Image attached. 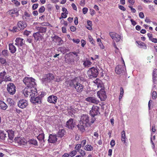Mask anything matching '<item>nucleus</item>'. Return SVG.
<instances>
[{
  "label": "nucleus",
  "mask_w": 157,
  "mask_h": 157,
  "mask_svg": "<svg viewBox=\"0 0 157 157\" xmlns=\"http://www.w3.org/2000/svg\"><path fill=\"white\" fill-rule=\"evenodd\" d=\"M67 87L74 88L77 92H81L83 90L84 86L79 83L75 79L69 80L65 82Z\"/></svg>",
  "instance_id": "f257e3e1"
},
{
  "label": "nucleus",
  "mask_w": 157,
  "mask_h": 157,
  "mask_svg": "<svg viewBox=\"0 0 157 157\" xmlns=\"http://www.w3.org/2000/svg\"><path fill=\"white\" fill-rule=\"evenodd\" d=\"M89 117L88 115H83L81 117V120L77 126L78 129L81 132H84L85 130V128L89 126Z\"/></svg>",
  "instance_id": "f03ea898"
},
{
  "label": "nucleus",
  "mask_w": 157,
  "mask_h": 157,
  "mask_svg": "<svg viewBox=\"0 0 157 157\" xmlns=\"http://www.w3.org/2000/svg\"><path fill=\"white\" fill-rule=\"evenodd\" d=\"M100 70L97 67H93L90 68L88 71V77L90 78H96L97 77Z\"/></svg>",
  "instance_id": "7ed1b4c3"
},
{
  "label": "nucleus",
  "mask_w": 157,
  "mask_h": 157,
  "mask_svg": "<svg viewBox=\"0 0 157 157\" xmlns=\"http://www.w3.org/2000/svg\"><path fill=\"white\" fill-rule=\"evenodd\" d=\"M23 82L27 86L28 88L36 86L35 80L33 78L25 77L23 80Z\"/></svg>",
  "instance_id": "20e7f679"
},
{
  "label": "nucleus",
  "mask_w": 157,
  "mask_h": 157,
  "mask_svg": "<svg viewBox=\"0 0 157 157\" xmlns=\"http://www.w3.org/2000/svg\"><path fill=\"white\" fill-rule=\"evenodd\" d=\"M14 145L16 146H24L27 144L25 140L20 137L15 138L14 139Z\"/></svg>",
  "instance_id": "39448f33"
},
{
  "label": "nucleus",
  "mask_w": 157,
  "mask_h": 157,
  "mask_svg": "<svg viewBox=\"0 0 157 157\" xmlns=\"http://www.w3.org/2000/svg\"><path fill=\"white\" fill-rule=\"evenodd\" d=\"M100 108L96 105H93L90 111V114L91 117H95L100 114Z\"/></svg>",
  "instance_id": "423d86ee"
},
{
  "label": "nucleus",
  "mask_w": 157,
  "mask_h": 157,
  "mask_svg": "<svg viewBox=\"0 0 157 157\" xmlns=\"http://www.w3.org/2000/svg\"><path fill=\"white\" fill-rule=\"evenodd\" d=\"M16 86L13 83H9L7 85V90L9 94L11 95L15 94L16 91Z\"/></svg>",
  "instance_id": "0eeeda50"
},
{
  "label": "nucleus",
  "mask_w": 157,
  "mask_h": 157,
  "mask_svg": "<svg viewBox=\"0 0 157 157\" xmlns=\"http://www.w3.org/2000/svg\"><path fill=\"white\" fill-rule=\"evenodd\" d=\"M54 78V76L53 74L49 73L45 75L42 79V81L43 82H48Z\"/></svg>",
  "instance_id": "6e6552de"
},
{
  "label": "nucleus",
  "mask_w": 157,
  "mask_h": 157,
  "mask_svg": "<svg viewBox=\"0 0 157 157\" xmlns=\"http://www.w3.org/2000/svg\"><path fill=\"white\" fill-rule=\"evenodd\" d=\"M98 96L101 101H104L107 98L105 91L104 89L98 91L97 93Z\"/></svg>",
  "instance_id": "1a4fd4ad"
},
{
  "label": "nucleus",
  "mask_w": 157,
  "mask_h": 157,
  "mask_svg": "<svg viewBox=\"0 0 157 157\" xmlns=\"http://www.w3.org/2000/svg\"><path fill=\"white\" fill-rule=\"evenodd\" d=\"M75 125V120L70 118L66 123V127L69 129H72Z\"/></svg>",
  "instance_id": "9d476101"
},
{
  "label": "nucleus",
  "mask_w": 157,
  "mask_h": 157,
  "mask_svg": "<svg viewBox=\"0 0 157 157\" xmlns=\"http://www.w3.org/2000/svg\"><path fill=\"white\" fill-rule=\"evenodd\" d=\"M124 67L121 65H118L115 68V72L117 74L121 75L124 73Z\"/></svg>",
  "instance_id": "9b49d317"
},
{
  "label": "nucleus",
  "mask_w": 157,
  "mask_h": 157,
  "mask_svg": "<svg viewBox=\"0 0 157 157\" xmlns=\"http://www.w3.org/2000/svg\"><path fill=\"white\" fill-rule=\"evenodd\" d=\"M17 105L19 108L24 109L26 108L28 105V102L26 100H20L18 102Z\"/></svg>",
  "instance_id": "f8f14e48"
},
{
  "label": "nucleus",
  "mask_w": 157,
  "mask_h": 157,
  "mask_svg": "<svg viewBox=\"0 0 157 157\" xmlns=\"http://www.w3.org/2000/svg\"><path fill=\"white\" fill-rule=\"evenodd\" d=\"M109 35L112 39L114 41L115 40L116 42L119 41L121 39L120 35L115 33L110 32L109 33Z\"/></svg>",
  "instance_id": "ddd939ff"
},
{
  "label": "nucleus",
  "mask_w": 157,
  "mask_h": 157,
  "mask_svg": "<svg viewBox=\"0 0 157 157\" xmlns=\"http://www.w3.org/2000/svg\"><path fill=\"white\" fill-rule=\"evenodd\" d=\"M57 136L56 134H50L48 140V142L53 144L56 143L57 140Z\"/></svg>",
  "instance_id": "4468645a"
},
{
  "label": "nucleus",
  "mask_w": 157,
  "mask_h": 157,
  "mask_svg": "<svg viewBox=\"0 0 157 157\" xmlns=\"http://www.w3.org/2000/svg\"><path fill=\"white\" fill-rule=\"evenodd\" d=\"M30 101L34 105L40 104L41 103V98L37 96L31 97L30 98Z\"/></svg>",
  "instance_id": "2eb2a0df"
},
{
  "label": "nucleus",
  "mask_w": 157,
  "mask_h": 157,
  "mask_svg": "<svg viewBox=\"0 0 157 157\" xmlns=\"http://www.w3.org/2000/svg\"><path fill=\"white\" fill-rule=\"evenodd\" d=\"M6 133L8 134V140H9L10 141H9L12 143L13 142V139L14 137V132L12 130H9L6 132Z\"/></svg>",
  "instance_id": "dca6fc26"
},
{
  "label": "nucleus",
  "mask_w": 157,
  "mask_h": 157,
  "mask_svg": "<svg viewBox=\"0 0 157 157\" xmlns=\"http://www.w3.org/2000/svg\"><path fill=\"white\" fill-rule=\"evenodd\" d=\"M27 24L25 21H19L17 24V26L20 30H23L27 26Z\"/></svg>",
  "instance_id": "f3484780"
},
{
  "label": "nucleus",
  "mask_w": 157,
  "mask_h": 157,
  "mask_svg": "<svg viewBox=\"0 0 157 157\" xmlns=\"http://www.w3.org/2000/svg\"><path fill=\"white\" fill-rule=\"evenodd\" d=\"M36 86H34L31 88H29L30 89L29 93V97H33V96H36L37 94V90L36 88Z\"/></svg>",
  "instance_id": "a211bd4d"
},
{
  "label": "nucleus",
  "mask_w": 157,
  "mask_h": 157,
  "mask_svg": "<svg viewBox=\"0 0 157 157\" xmlns=\"http://www.w3.org/2000/svg\"><path fill=\"white\" fill-rule=\"evenodd\" d=\"M15 41V44L17 45L18 47L22 46L25 43V41L24 39L20 38H17Z\"/></svg>",
  "instance_id": "6ab92c4d"
},
{
  "label": "nucleus",
  "mask_w": 157,
  "mask_h": 157,
  "mask_svg": "<svg viewBox=\"0 0 157 157\" xmlns=\"http://www.w3.org/2000/svg\"><path fill=\"white\" fill-rule=\"evenodd\" d=\"M57 97L54 95L49 96L48 98V101L50 103L55 104L57 102Z\"/></svg>",
  "instance_id": "aec40b11"
},
{
  "label": "nucleus",
  "mask_w": 157,
  "mask_h": 157,
  "mask_svg": "<svg viewBox=\"0 0 157 157\" xmlns=\"http://www.w3.org/2000/svg\"><path fill=\"white\" fill-rule=\"evenodd\" d=\"M86 100L88 101L96 104H98L99 102V101L94 97H88L86 98Z\"/></svg>",
  "instance_id": "412c9836"
},
{
  "label": "nucleus",
  "mask_w": 157,
  "mask_h": 157,
  "mask_svg": "<svg viewBox=\"0 0 157 157\" xmlns=\"http://www.w3.org/2000/svg\"><path fill=\"white\" fill-rule=\"evenodd\" d=\"M36 29L40 33H45L47 30V28L42 26H36Z\"/></svg>",
  "instance_id": "4be33fe9"
},
{
  "label": "nucleus",
  "mask_w": 157,
  "mask_h": 157,
  "mask_svg": "<svg viewBox=\"0 0 157 157\" xmlns=\"http://www.w3.org/2000/svg\"><path fill=\"white\" fill-rule=\"evenodd\" d=\"M6 74V73L5 70L0 72V84H1L2 82L3 81Z\"/></svg>",
  "instance_id": "5701e85b"
},
{
  "label": "nucleus",
  "mask_w": 157,
  "mask_h": 157,
  "mask_svg": "<svg viewBox=\"0 0 157 157\" xmlns=\"http://www.w3.org/2000/svg\"><path fill=\"white\" fill-rule=\"evenodd\" d=\"M9 49L11 53L13 54L16 51V48L12 44H10L9 45Z\"/></svg>",
  "instance_id": "b1692460"
},
{
  "label": "nucleus",
  "mask_w": 157,
  "mask_h": 157,
  "mask_svg": "<svg viewBox=\"0 0 157 157\" xmlns=\"http://www.w3.org/2000/svg\"><path fill=\"white\" fill-rule=\"evenodd\" d=\"M8 107L7 105L3 101L0 100V109L6 110Z\"/></svg>",
  "instance_id": "393cba45"
},
{
  "label": "nucleus",
  "mask_w": 157,
  "mask_h": 157,
  "mask_svg": "<svg viewBox=\"0 0 157 157\" xmlns=\"http://www.w3.org/2000/svg\"><path fill=\"white\" fill-rule=\"evenodd\" d=\"M7 133L4 131L0 130V139L4 140L6 138H7L6 136Z\"/></svg>",
  "instance_id": "a878e982"
},
{
  "label": "nucleus",
  "mask_w": 157,
  "mask_h": 157,
  "mask_svg": "<svg viewBox=\"0 0 157 157\" xmlns=\"http://www.w3.org/2000/svg\"><path fill=\"white\" fill-rule=\"evenodd\" d=\"M152 77L153 82L155 83V82L157 80V70L156 69H154L153 70Z\"/></svg>",
  "instance_id": "bb28decb"
},
{
  "label": "nucleus",
  "mask_w": 157,
  "mask_h": 157,
  "mask_svg": "<svg viewBox=\"0 0 157 157\" xmlns=\"http://www.w3.org/2000/svg\"><path fill=\"white\" fill-rule=\"evenodd\" d=\"M27 143V144L28 143L30 144H32L35 146H38L37 141L34 139L29 140Z\"/></svg>",
  "instance_id": "cd10ccee"
},
{
  "label": "nucleus",
  "mask_w": 157,
  "mask_h": 157,
  "mask_svg": "<svg viewBox=\"0 0 157 157\" xmlns=\"http://www.w3.org/2000/svg\"><path fill=\"white\" fill-rule=\"evenodd\" d=\"M30 91H31V90H30V88H25L23 90V93L24 96L26 97H28V94L27 93H29V94L30 92Z\"/></svg>",
  "instance_id": "c85d7f7f"
},
{
  "label": "nucleus",
  "mask_w": 157,
  "mask_h": 157,
  "mask_svg": "<svg viewBox=\"0 0 157 157\" xmlns=\"http://www.w3.org/2000/svg\"><path fill=\"white\" fill-rule=\"evenodd\" d=\"M65 131L64 129L59 130L58 133V136L61 138L63 137L65 135Z\"/></svg>",
  "instance_id": "c756f323"
},
{
  "label": "nucleus",
  "mask_w": 157,
  "mask_h": 157,
  "mask_svg": "<svg viewBox=\"0 0 157 157\" xmlns=\"http://www.w3.org/2000/svg\"><path fill=\"white\" fill-rule=\"evenodd\" d=\"M37 138L40 141L43 140V141L45 142L44 140V135L43 133H41L39 134L38 136H37Z\"/></svg>",
  "instance_id": "7c9ffc66"
},
{
  "label": "nucleus",
  "mask_w": 157,
  "mask_h": 157,
  "mask_svg": "<svg viewBox=\"0 0 157 157\" xmlns=\"http://www.w3.org/2000/svg\"><path fill=\"white\" fill-rule=\"evenodd\" d=\"M92 63L89 60H86L84 61L83 65L85 67H89Z\"/></svg>",
  "instance_id": "2f4dec72"
},
{
  "label": "nucleus",
  "mask_w": 157,
  "mask_h": 157,
  "mask_svg": "<svg viewBox=\"0 0 157 157\" xmlns=\"http://www.w3.org/2000/svg\"><path fill=\"white\" fill-rule=\"evenodd\" d=\"M31 14L26 12H24V15L22 16L23 19L27 21L28 17H30Z\"/></svg>",
  "instance_id": "473e14b6"
},
{
  "label": "nucleus",
  "mask_w": 157,
  "mask_h": 157,
  "mask_svg": "<svg viewBox=\"0 0 157 157\" xmlns=\"http://www.w3.org/2000/svg\"><path fill=\"white\" fill-rule=\"evenodd\" d=\"M85 150L87 151H91L93 150V147L90 145H86L84 148Z\"/></svg>",
  "instance_id": "72a5a7b5"
},
{
  "label": "nucleus",
  "mask_w": 157,
  "mask_h": 157,
  "mask_svg": "<svg viewBox=\"0 0 157 157\" xmlns=\"http://www.w3.org/2000/svg\"><path fill=\"white\" fill-rule=\"evenodd\" d=\"M121 140L122 141H124V143L125 142V132L124 131H123L121 132Z\"/></svg>",
  "instance_id": "f704fd0d"
},
{
  "label": "nucleus",
  "mask_w": 157,
  "mask_h": 157,
  "mask_svg": "<svg viewBox=\"0 0 157 157\" xmlns=\"http://www.w3.org/2000/svg\"><path fill=\"white\" fill-rule=\"evenodd\" d=\"M2 53L3 56L6 57L9 55V52L7 50H4L2 51Z\"/></svg>",
  "instance_id": "c9c22d12"
},
{
  "label": "nucleus",
  "mask_w": 157,
  "mask_h": 157,
  "mask_svg": "<svg viewBox=\"0 0 157 157\" xmlns=\"http://www.w3.org/2000/svg\"><path fill=\"white\" fill-rule=\"evenodd\" d=\"M40 33L39 32L35 33L33 34V36L35 40H38V37L40 36Z\"/></svg>",
  "instance_id": "e433bc0d"
},
{
  "label": "nucleus",
  "mask_w": 157,
  "mask_h": 157,
  "mask_svg": "<svg viewBox=\"0 0 157 157\" xmlns=\"http://www.w3.org/2000/svg\"><path fill=\"white\" fill-rule=\"evenodd\" d=\"M17 10V9L16 8L14 9L8 11V12L10 15H12L13 14H14Z\"/></svg>",
  "instance_id": "4c0bfd02"
},
{
  "label": "nucleus",
  "mask_w": 157,
  "mask_h": 157,
  "mask_svg": "<svg viewBox=\"0 0 157 157\" xmlns=\"http://www.w3.org/2000/svg\"><path fill=\"white\" fill-rule=\"evenodd\" d=\"M11 81V78L10 76L9 75H6L5 76V78L3 80V81L7 82Z\"/></svg>",
  "instance_id": "58836bf2"
},
{
  "label": "nucleus",
  "mask_w": 157,
  "mask_h": 157,
  "mask_svg": "<svg viewBox=\"0 0 157 157\" xmlns=\"http://www.w3.org/2000/svg\"><path fill=\"white\" fill-rule=\"evenodd\" d=\"M120 95L119 98V100H120L121 99L122 96H123V94L124 93V90L123 88L122 87H121L120 88Z\"/></svg>",
  "instance_id": "ea45409f"
},
{
  "label": "nucleus",
  "mask_w": 157,
  "mask_h": 157,
  "mask_svg": "<svg viewBox=\"0 0 157 157\" xmlns=\"http://www.w3.org/2000/svg\"><path fill=\"white\" fill-rule=\"evenodd\" d=\"M42 26H47L52 27V25L48 22H44L40 24Z\"/></svg>",
  "instance_id": "a19ab883"
},
{
  "label": "nucleus",
  "mask_w": 157,
  "mask_h": 157,
  "mask_svg": "<svg viewBox=\"0 0 157 157\" xmlns=\"http://www.w3.org/2000/svg\"><path fill=\"white\" fill-rule=\"evenodd\" d=\"M6 63V60L5 59L2 58H0V63H1V64H4Z\"/></svg>",
  "instance_id": "79ce46f5"
},
{
  "label": "nucleus",
  "mask_w": 157,
  "mask_h": 157,
  "mask_svg": "<svg viewBox=\"0 0 157 157\" xmlns=\"http://www.w3.org/2000/svg\"><path fill=\"white\" fill-rule=\"evenodd\" d=\"M136 43L138 44L139 45H140L141 46H145V47H146V45L145 44L142 42L137 41H136Z\"/></svg>",
  "instance_id": "37998d69"
},
{
  "label": "nucleus",
  "mask_w": 157,
  "mask_h": 157,
  "mask_svg": "<svg viewBox=\"0 0 157 157\" xmlns=\"http://www.w3.org/2000/svg\"><path fill=\"white\" fill-rule=\"evenodd\" d=\"M45 10V8L44 7V6H42L39 9V12L40 13H43L44 11Z\"/></svg>",
  "instance_id": "c03bdc74"
},
{
  "label": "nucleus",
  "mask_w": 157,
  "mask_h": 157,
  "mask_svg": "<svg viewBox=\"0 0 157 157\" xmlns=\"http://www.w3.org/2000/svg\"><path fill=\"white\" fill-rule=\"evenodd\" d=\"M152 98L153 99H155L157 97V93L155 91H153L152 93Z\"/></svg>",
  "instance_id": "a18cd8bd"
},
{
  "label": "nucleus",
  "mask_w": 157,
  "mask_h": 157,
  "mask_svg": "<svg viewBox=\"0 0 157 157\" xmlns=\"http://www.w3.org/2000/svg\"><path fill=\"white\" fill-rule=\"evenodd\" d=\"M92 118L91 119V121L89 122V126H90L91 124L94 123L96 120V118L94 117H92Z\"/></svg>",
  "instance_id": "49530a36"
},
{
  "label": "nucleus",
  "mask_w": 157,
  "mask_h": 157,
  "mask_svg": "<svg viewBox=\"0 0 157 157\" xmlns=\"http://www.w3.org/2000/svg\"><path fill=\"white\" fill-rule=\"evenodd\" d=\"M76 154V151H75L74 150L71 151L69 154V155L71 156H73L75 155Z\"/></svg>",
  "instance_id": "de8ad7c7"
},
{
  "label": "nucleus",
  "mask_w": 157,
  "mask_h": 157,
  "mask_svg": "<svg viewBox=\"0 0 157 157\" xmlns=\"http://www.w3.org/2000/svg\"><path fill=\"white\" fill-rule=\"evenodd\" d=\"M81 147V144H78L76 145L75 147V149L78 151H79V149Z\"/></svg>",
  "instance_id": "09e8293b"
},
{
  "label": "nucleus",
  "mask_w": 157,
  "mask_h": 157,
  "mask_svg": "<svg viewBox=\"0 0 157 157\" xmlns=\"http://www.w3.org/2000/svg\"><path fill=\"white\" fill-rule=\"evenodd\" d=\"M79 153L81 155L84 156L86 155V152L85 151L81 149L79 151Z\"/></svg>",
  "instance_id": "8fccbe9b"
},
{
  "label": "nucleus",
  "mask_w": 157,
  "mask_h": 157,
  "mask_svg": "<svg viewBox=\"0 0 157 157\" xmlns=\"http://www.w3.org/2000/svg\"><path fill=\"white\" fill-rule=\"evenodd\" d=\"M38 6V4H34L32 6V9L33 10H35L37 8Z\"/></svg>",
  "instance_id": "3c124183"
},
{
  "label": "nucleus",
  "mask_w": 157,
  "mask_h": 157,
  "mask_svg": "<svg viewBox=\"0 0 157 157\" xmlns=\"http://www.w3.org/2000/svg\"><path fill=\"white\" fill-rule=\"evenodd\" d=\"M70 29L71 31L75 32L76 31V28L75 27L73 26H72L71 27H70Z\"/></svg>",
  "instance_id": "603ef678"
},
{
  "label": "nucleus",
  "mask_w": 157,
  "mask_h": 157,
  "mask_svg": "<svg viewBox=\"0 0 157 157\" xmlns=\"http://www.w3.org/2000/svg\"><path fill=\"white\" fill-rule=\"evenodd\" d=\"M61 23L62 24H64L65 26L67 25V21H65L64 20L62 19L61 21Z\"/></svg>",
  "instance_id": "864d4df0"
},
{
  "label": "nucleus",
  "mask_w": 157,
  "mask_h": 157,
  "mask_svg": "<svg viewBox=\"0 0 157 157\" xmlns=\"http://www.w3.org/2000/svg\"><path fill=\"white\" fill-rule=\"evenodd\" d=\"M67 14L68 13H61V18H65L67 17Z\"/></svg>",
  "instance_id": "5fc2aeb1"
},
{
  "label": "nucleus",
  "mask_w": 157,
  "mask_h": 157,
  "mask_svg": "<svg viewBox=\"0 0 157 157\" xmlns=\"http://www.w3.org/2000/svg\"><path fill=\"white\" fill-rule=\"evenodd\" d=\"M88 9L86 7L83 8L82 9V12L83 14H86L87 12Z\"/></svg>",
  "instance_id": "6e6d98bb"
},
{
  "label": "nucleus",
  "mask_w": 157,
  "mask_h": 157,
  "mask_svg": "<svg viewBox=\"0 0 157 157\" xmlns=\"http://www.w3.org/2000/svg\"><path fill=\"white\" fill-rule=\"evenodd\" d=\"M89 41L92 44H94V40L92 38V37L91 36H89Z\"/></svg>",
  "instance_id": "4d7b16f0"
},
{
  "label": "nucleus",
  "mask_w": 157,
  "mask_h": 157,
  "mask_svg": "<svg viewBox=\"0 0 157 157\" xmlns=\"http://www.w3.org/2000/svg\"><path fill=\"white\" fill-rule=\"evenodd\" d=\"M110 144L111 147H113L115 145V141L114 140H111Z\"/></svg>",
  "instance_id": "13d9d810"
},
{
  "label": "nucleus",
  "mask_w": 157,
  "mask_h": 157,
  "mask_svg": "<svg viewBox=\"0 0 157 157\" xmlns=\"http://www.w3.org/2000/svg\"><path fill=\"white\" fill-rule=\"evenodd\" d=\"M119 8L121 10H122L123 11H125L126 10V9L124 6H122L120 5L119 6Z\"/></svg>",
  "instance_id": "bf43d9fd"
},
{
  "label": "nucleus",
  "mask_w": 157,
  "mask_h": 157,
  "mask_svg": "<svg viewBox=\"0 0 157 157\" xmlns=\"http://www.w3.org/2000/svg\"><path fill=\"white\" fill-rule=\"evenodd\" d=\"M81 42L82 43L81 46L83 47H84L86 44L85 41L83 40H81Z\"/></svg>",
  "instance_id": "052dcab7"
},
{
  "label": "nucleus",
  "mask_w": 157,
  "mask_h": 157,
  "mask_svg": "<svg viewBox=\"0 0 157 157\" xmlns=\"http://www.w3.org/2000/svg\"><path fill=\"white\" fill-rule=\"evenodd\" d=\"M31 33V32L27 30H25L24 32V34L26 36H28L30 33Z\"/></svg>",
  "instance_id": "680f3d73"
},
{
  "label": "nucleus",
  "mask_w": 157,
  "mask_h": 157,
  "mask_svg": "<svg viewBox=\"0 0 157 157\" xmlns=\"http://www.w3.org/2000/svg\"><path fill=\"white\" fill-rule=\"evenodd\" d=\"M139 16L141 18H143L144 17V15L143 13L142 12H140V13L139 14Z\"/></svg>",
  "instance_id": "e2e57ef3"
},
{
  "label": "nucleus",
  "mask_w": 157,
  "mask_h": 157,
  "mask_svg": "<svg viewBox=\"0 0 157 157\" xmlns=\"http://www.w3.org/2000/svg\"><path fill=\"white\" fill-rule=\"evenodd\" d=\"M72 40L76 44H78L80 41V40L79 39H73Z\"/></svg>",
  "instance_id": "0e129e2a"
},
{
  "label": "nucleus",
  "mask_w": 157,
  "mask_h": 157,
  "mask_svg": "<svg viewBox=\"0 0 157 157\" xmlns=\"http://www.w3.org/2000/svg\"><path fill=\"white\" fill-rule=\"evenodd\" d=\"M147 36L149 37V39L151 40L153 38H152V34H150V33H148L147 34Z\"/></svg>",
  "instance_id": "69168bd1"
},
{
  "label": "nucleus",
  "mask_w": 157,
  "mask_h": 157,
  "mask_svg": "<svg viewBox=\"0 0 157 157\" xmlns=\"http://www.w3.org/2000/svg\"><path fill=\"white\" fill-rule=\"evenodd\" d=\"M16 6H18L20 5V2L16 0L15 2L14 3Z\"/></svg>",
  "instance_id": "338daca9"
},
{
  "label": "nucleus",
  "mask_w": 157,
  "mask_h": 157,
  "mask_svg": "<svg viewBox=\"0 0 157 157\" xmlns=\"http://www.w3.org/2000/svg\"><path fill=\"white\" fill-rule=\"evenodd\" d=\"M150 40H151L152 42L156 43H157V39L155 38H152Z\"/></svg>",
  "instance_id": "774afa93"
}]
</instances>
